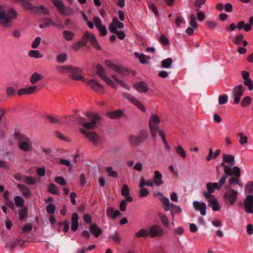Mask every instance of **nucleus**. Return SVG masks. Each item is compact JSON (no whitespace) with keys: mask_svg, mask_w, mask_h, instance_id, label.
I'll return each instance as SVG.
<instances>
[{"mask_svg":"<svg viewBox=\"0 0 253 253\" xmlns=\"http://www.w3.org/2000/svg\"><path fill=\"white\" fill-rule=\"evenodd\" d=\"M96 74L109 85L116 89L117 86L115 83V82L127 90L129 89V86L123 80L119 79L116 75H112V78L113 80L107 76L105 69L101 65L97 64L96 66Z\"/></svg>","mask_w":253,"mask_h":253,"instance_id":"1","label":"nucleus"},{"mask_svg":"<svg viewBox=\"0 0 253 253\" xmlns=\"http://www.w3.org/2000/svg\"><path fill=\"white\" fill-rule=\"evenodd\" d=\"M17 16V13L13 9L3 10L0 13V24L4 28H10L12 26V20Z\"/></svg>","mask_w":253,"mask_h":253,"instance_id":"2","label":"nucleus"},{"mask_svg":"<svg viewBox=\"0 0 253 253\" xmlns=\"http://www.w3.org/2000/svg\"><path fill=\"white\" fill-rule=\"evenodd\" d=\"M239 193L233 188H226L223 194V200L225 204L227 206L234 205L238 201Z\"/></svg>","mask_w":253,"mask_h":253,"instance_id":"3","label":"nucleus"},{"mask_svg":"<svg viewBox=\"0 0 253 253\" xmlns=\"http://www.w3.org/2000/svg\"><path fill=\"white\" fill-rule=\"evenodd\" d=\"M226 181V175H223L219 179L218 182H208L206 184L207 191L203 193L205 197L214 196L212 194L215 190H220Z\"/></svg>","mask_w":253,"mask_h":253,"instance_id":"4","label":"nucleus"},{"mask_svg":"<svg viewBox=\"0 0 253 253\" xmlns=\"http://www.w3.org/2000/svg\"><path fill=\"white\" fill-rule=\"evenodd\" d=\"M161 202L164 206L165 211H168L171 210V220L173 221L174 218L175 214L181 213L182 209L178 206L174 205L170 203L169 199L167 197H163L161 199Z\"/></svg>","mask_w":253,"mask_h":253,"instance_id":"5","label":"nucleus"},{"mask_svg":"<svg viewBox=\"0 0 253 253\" xmlns=\"http://www.w3.org/2000/svg\"><path fill=\"white\" fill-rule=\"evenodd\" d=\"M87 118L89 122H84L83 121V118H81L79 119V122L81 123L84 129H93L96 127L97 122L100 120V116L99 115L95 114H89L87 113L86 114Z\"/></svg>","mask_w":253,"mask_h":253,"instance_id":"6","label":"nucleus"},{"mask_svg":"<svg viewBox=\"0 0 253 253\" xmlns=\"http://www.w3.org/2000/svg\"><path fill=\"white\" fill-rule=\"evenodd\" d=\"M160 122L161 119L158 115L152 114L150 116L149 120V127L152 136L154 138L157 136Z\"/></svg>","mask_w":253,"mask_h":253,"instance_id":"7","label":"nucleus"},{"mask_svg":"<svg viewBox=\"0 0 253 253\" xmlns=\"http://www.w3.org/2000/svg\"><path fill=\"white\" fill-rule=\"evenodd\" d=\"M18 144L19 149L24 152H30L33 149V142L28 137L21 136Z\"/></svg>","mask_w":253,"mask_h":253,"instance_id":"8","label":"nucleus"},{"mask_svg":"<svg viewBox=\"0 0 253 253\" xmlns=\"http://www.w3.org/2000/svg\"><path fill=\"white\" fill-rule=\"evenodd\" d=\"M82 39L86 41V44L89 42L91 45L97 50H100L101 47L97 41L95 36L91 33L85 31L82 37Z\"/></svg>","mask_w":253,"mask_h":253,"instance_id":"9","label":"nucleus"},{"mask_svg":"<svg viewBox=\"0 0 253 253\" xmlns=\"http://www.w3.org/2000/svg\"><path fill=\"white\" fill-rule=\"evenodd\" d=\"M149 236L151 238L162 237L164 235V230L160 225L155 224L148 227Z\"/></svg>","mask_w":253,"mask_h":253,"instance_id":"10","label":"nucleus"},{"mask_svg":"<svg viewBox=\"0 0 253 253\" xmlns=\"http://www.w3.org/2000/svg\"><path fill=\"white\" fill-rule=\"evenodd\" d=\"M244 91V87L240 84L236 86L233 89L231 97L234 100L233 104H238L241 100V97L243 95Z\"/></svg>","mask_w":253,"mask_h":253,"instance_id":"11","label":"nucleus"},{"mask_svg":"<svg viewBox=\"0 0 253 253\" xmlns=\"http://www.w3.org/2000/svg\"><path fill=\"white\" fill-rule=\"evenodd\" d=\"M221 165L223 167L224 175L227 176L233 175L234 177L240 178L241 172L240 169L237 167H234L232 169L227 165H225L224 163H222Z\"/></svg>","mask_w":253,"mask_h":253,"instance_id":"12","label":"nucleus"},{"mask_svg":"<svg viewBox=\"0 0 253 253\" xmlns=\"http://www.w3.org/2000/svg\"><path fill=\"white\" fill-rule=\"evenodd\" d=\"M82 71V70L81 68L72 66L69 76L74 80L84 81V77L81 74Z\"/></svg>","mask_w":253,"mask_h":253,"instance_id":"13","label":"nucleus"},{"mask_svg":"<svg viewBox=\"0 0 253 253\" xmlns=\"http://www.w3.org/2000/svg\"><path fill=\"white\" fill-rule=\"evenodd\" d=\"M87 84L90 88L96 92L101 93L104 91V86L94 79L89 80Z\"/></svg>","mask_w":253,"mask_h":253,"instance_id":"14","label":"nucleus"},{"mask_svg":"<svg viewBox=\"0 0 253 253\" xmlns=\"http://www.w3.org/2000/svg\"><path fill=\"white\" fill-rule=\"evenodd\" d=\"M79 131L84 136L89 139L93 144L96 145L99 142L100 137L95 132L87 131L84 129H80Z\"/></svg>","mask_w":253,"mask_h":253,"instance_id":"15","label":"nucleus"},{"mask_svg":"<svg viewBox=\"0 0 253 253\" xmlns=\"http://www.w3.org/2000/svg\"><path fill=\"white\" fill-rule=\"evenodd\" d=\"M123 96L128 101H129L131 103H132L133 105L136 106L138 108H139L141 111L143 112H145L146 109L142 104L133 95L128 94L127 93H123Z\"/></svg>","mask_w":253,"mask_h":253,"instance_id":"16","label":"nucleus"},{"mask_svg":"<svg viewBox=\"0 0 253 253\" xmlns=\"http://www.w3.org/2000/svg\"><path fill=\"white\" fill-rule=\"evenodd\" d=\"M105 65L108 67L110 70L115 71L119 74H124V71H125V69L122 68L119 65L115 64L114 62L110 60H105L104 61Z\"/></svg>","mask_w":253,"mask_h":253,"instance_id":"17","label":"nucleus"},{"mask_svg":"<svg viewBox=\"0 0 253 253\" xmlns=\"http://www.w3.org/2000/svg\"><path fill=\"white\" fill-rule=\"evenodd\" d=\"M208 202L209 206L214 211H218L221 209V206L215 196L205 197Z\"/></svg>","mask_w":253,"mask_h":253,"instance_id":"18","label":"nucleus"},{"mask_svg":"<svg viewBox=\"0 0 253 253\" xmlns=\"http://www.w3.org/2000/svg\"><path fill=\"white\" fill-rule=\"evenodd\" d=\"M245 210L247 213L253 214V196L249 195L244 200Z\"/></svg>","mask_w":253,"mask_h":253,"instance_id":"19","label":"nucleus"},{"mask_svg":"<svg viewBox=\"0 0 253 253\" xmlns=\"http://www.w3.org/2000/svg\"><path fill=\"white\" fill-rule=\"evenodd\" d=\"M124 26V24L120 22L117 18H114L112 22L109 25V31L112 33H115L117 29H122Z\"/></svg>","mask_w":253,"mask_h":253,"instance_id":"20","label":"nucleus"},{"mask_svg":"<svg viewBox=\"0 0 253 253\" xmlns=\"http://www.w3.org/2000/svg\"><path fill=\"white\" fill-rule=\"evenodd\" d=\"M193 204L195 210L200 212L201 215H205L206 214L207 206L204 202L194 201Z\"/></svg>","mask_w":253,"mask_h":253,"instance_id":"21","label":"nucleus"},{"mask_svg":"<svg viewBox=\"0 0 253 253\" xmlns=\"http://www.w3.org/2000/svg\"><path fill=\"white\" fill-rule=\"evenodd\" d=\"M236 185H238L241 189L243 187L240 178L232 176L229 179L228 184L226 185L225 188H233V187Z\"/></svg>","mask_w":253,"mask_h":253,"instance_id":"22","label":"nucleus"},{"mask_svg":"<svg viewBox=\"0 0 253 253\" xmlns=\"http://www.w3.org/2000/svg\"><path fill=\"white\" fill-rule=\"evenodd\" d=\"M17 187L24 197L30 198L32 197V192L27 186L23 184H17Z\"/></svg>","mask_w":253,"mask_h":253,"instance_id":"23","label":"nucleus"},{"mask_svg":"<svg viewBox=\"0 0 253 253\" xmlns=\"http://www.w3.org/2000/svg\"><path fill=\"white\" fill-rule=\"evenodd\" d=\"M89 232L91 234H93L96 238H98L101 234L102 230L97 224L93 223L90 225Z\"/></svg>","mask_w":253,"mask_h":253,"instance_id":"24","label":"nucleus"},{"mask_svg":"<svg viewBox=\"0 0 253 253\" xmlns=\"http://www.w3.org/2000/svg\"><path fill=\"white\" fill-rule=\"evenodd\" d=\"M36 88V86H30L26 88H21L18 91L17 94L19 95L31 94L35 92Z\"/></svg>","mask_w":253,"mask_h":253,"instance_id":"25","label":"nucleus"},{"mask_svg":"<svg viewBox=\"0 0 253 253\" xmlns=\"http://www.w3.org/2000/svg\"><path fill=\"white\" fill-rule=\"evenodd\" d=\"M134 87L136 90L140 92L145 93L148 90V85L144 82H139L136 83L134 85Z\"/></svg>","mask_w":253,"mask_h":253,"instance_id":"26","label":"nucleus"},{"mask_svg":"<svg viewBox=\"0 0 253 253\" xmlns=\"http://www.w3.org/2000/svg\"><path fill=\"white\" fill-rule=\"evenodd\" d=\"M128 141L130 145L132 146L137 145L143 142L138 135H130L128 137Z\"/></svg>","mask_w":253,"mask_h":253,"instance_id":"27","label":"nucleus"},{"mask_svg":"<svg viewBox=\"0 0 253 253\" xmlns=\"http://www.w3.org/2000/svg\"><path fill=\"white\" fill-rule=\"evenodd\" d=\"M78 214L77 213H74L71 218V229L73 231H76L79 227Z\"/></svg>","mask_w":253,"mask_h":253,"instance_id":"28","label":"nucleus"},{"mask_svg":"<svg viewBox=\"0 0 253 253\" xmlns=\"http://www.w3.org/2000/svg\"><path fill=\"white\" fill-rule=\"evenodd\" d=\"M43 76L38 72L33 73L30 78V81L31 84H36L39 81L43 78Z\"/></svg>","mask_w":253,"mask_h":253,"instance_id":"29","label":"nucleus"},{"mask_svg":"<svg viewBox=\"0 0 253 253\" xmlns=\"http://www.w3.org/2000/svg\"><path fill=\"white\" fill-rule=\"evenodd\" d=\"M162 175L159 171H155L153 176V181L157 186H160L163 183L162 180Z\"/></svg>","mask_w":253,"mask_h":253,"instance_id":"30","label":"nucleus"},{"mask_svg":"<svg viewBox=\"0 0 253 253\" xmlns=\"http://www.w3.org/2000/svg\"><path fill=\"white\" fill-rule=\"evenodd\" d=\"M86 45V41L82 39L81 40L74 43L71 45V49L75 51H78L81 49V48L83 46H84Z\"/></svg>","mask_w":253,"mask_h":253,"instance_id":"31","label":"nucleus"},{"mask_svg":"<svg viewBox=\"0 0 253 253\" xmlns=\"http://www.w3.org/2000/svg\"><path fill=\"white\" fill-rule=\"evenodd\" d=\"M71 66V65H58L56 66V70L61 74L69 73Z\"/></svg>","mask_w":253,"mask_h":253,"instance_id":"32","label":"nucleus"},{"mask_svg":"<svg viewBox=\"0 0 253 253\" xmlns=\"http://www.w3.org/2000/svg\"><path fill=\"white\" fill-rule=\"evenodd\" d=\"M134 56L139 60L141 63L143 64L148 63L150 59V57L147 56L143 53L139 54L138 52H135L134 53Z\"/></svg>","mask_w":253,"mask_h":253,"instance_id":"33","label":"nucleus"},{"mask_svg":"<svg viewBox=\"0 0 253 253\" xmlns=\"http://www.w3.org/2000/svg\"><path fill=\"white\" fill-rule=\"evenodd\" d=\"M75 34L70 31L64 30L62 32V36L66 41H70L74 39Z\"/></svg>","mask_w":253,"mask_h":253,"instance_id":"34","label":"nucleus"},{"mask_svg":"<svg viewBox=\"0 0 253 253\" xmlns=\"http://www.w3.org/2000/svg\"><path fill=\"white\" fill-rule=\"evenodd\" d=\"M223 161L224 163H227L230 166H233L235 163V157L232 155L224 154L223 155Z\"/></svg>","mask_w":253,"mask_h":253,"instance_id":"35","label":"nucleus"},{"mask_svg":"<svg viewBox=\"0 0 253 253\" xmlns=\"http://www.w3.org/2000/svg\"><path fill=\"white\" fill-rule=\"evenodd\" d=\"M23 181L28 185H35L41 182L40 178L36 179L32 176H26L23 179Z\"/></svg>","mask_w":253,"mask_h":253,"instance_id":"36","label":"nucleus"},{"mask_svg":"<svg viewBox=\"0 0 253 253\" xmlns=\"http://www.w3.org/2000/svg\"><path fill=\"white\" fill-rule=\"evenodd\" d=\"M220 153V150L219 149H217L215 151L214 153L213 154L212 150L211 148H210L209 149V155L206 158V160L207 161H210L211 159H215L217 157V156L219 155Z\"/></svg>","mask_w":253,"mask_h":253,"instance_id":"37","label":"nucleus"},{"mask_svg":"<svg viewBox=\"0 0 253 253\" xmlns=\"http://www.w3.org/2000/svg\"><path fill=\"white\" fill-rule=\"evenodd\" d=\"M57 26L51 19L46 18L43 20L42 23L40 25L41 28H47L50 26Z\"/></svg>","mask_w":253,"mask_h":253,"instance_id":"38","label":"nucleus"},{"mask_svg":"<svg viewBox=\"0 0 253 253\" xmlns=\"http://www.w3.org/2000/svg\"><path fill=\"white\" fill-rule=\"evenodd\" d=\"M173 60L168 58L161 61V66L163 68L170 69L172 67Z\"/></svg>","mask_w":253,"mask_h":253,"instance_id":"39","label":"nucleus"},{"mask_svg":"<svg viewBox=\"0 0 253 253\" xmlns=\"http://www.w3.org/2000/svg\"><path fill=\"white\" fill-rule=\"evenodd\" d=\"M238 136L240 137L239 140V144L242 146H245L248 142V137L245 135L242 132L239 133Z\"/></svg>","mask_w":253,"mask_h":253,"instance_id":"40","label":"nucleus"},{"mask_svg":"<svg viewBox=\"0 0 253 253\" xmlns=\"http://www.w3.org/2000/svg\"><path fill=\"white\" fill-rule=\"evenodd\" d=\"M123 114L122 110H117L108 113V116L112 119H116L120 118Z\"/></svg>","mask_w":253,"mask_h":253,"instance_id":"41","label":"nucleus"},{"mask_svg":"<svg viewBox=\"0 0 253 253\" xmlns=\"http://www.w3.org/2000/svg\"><path fill=\"white\" fill-rule=\"evenodd\" d=\"M15 205L17 207L23 208L24 204V200L20 196H16L14 197Z\"/></svg>","mask_w":253,"mask_h":253,"instance_id":"42","label":"nucleus"},{"mask_svg":"<svg viewBox=\"0 0 253 253\" xmlns=\"http://www.w3.org/2000/svg\"><path fill=\"white\" fill-rule=\"evenodd\" d=\"M175 150L177 154L183 158H185L186 157V152L181 145H177L175 147Z\"/></svg>","mask_w":253,"mask_h":253,"instance_id":"43","label":"nucleus"},{"mask_svg":"<svg viewBox=\"0 0 253 253\" xmlns=\"http://www.w3.org/2000/svg\"><path fill=\"white\" fill-rule=\"evenodd\" d=\"M135 236L137 238L142 237H147L149 236V229L147 230L145 229H141L139 230L136 234Z\"/></svg>","mask_w":253,"mask_h":253,"instance_id":"44","label":"nucleus"},{"mask_svg":"<svg viewBox=\"0 0 253 253\" xmlns=\"http://www.w3.org/2000/svg\"><path fill=\"white\" fill-rule=\"evenodd\" d=\"M48 190L49 192L58 195L60 193L59 190L57 187L54 184H50L48 186Z\"/></svg>","mask_w":253,"mask_h":253,"instance_id":"45","label":"nucleus"},{"mask_svg":"<svg viewBox=\"0 0 253 253\" xmlns=\"http://www.w3.org/2000/svg\"><path fill=\"white\" fill-rule=\"evenodd\" d=\"M159 217L160 218L162 224L165 227H169V221L167 217V216L165 214H163L162 213H159L158 214Z\"/></svg>","mask_w":253,"mask_h":253,"instance_id":"46","label":"nucleus"},{"mask_svg":"<svg viewBox=\"0 0 253 253\" xmlns=\"http://www.w3.org/2000/svg\"><path fill=\"white\" fill-rule=\"evenodd\" d=\"M29 55L30 57L35 58H40L43 56V55L37 50H31L29 52Z\"/></svg>","mask_w":253,"mask_h":253,"instance_id":"47","label":"nucleus"},{"mask_svg":"<svg viewBox=\"0 0 253 253\" xmlns=\"http://www.w3.org/2000/svg\"><path fill=\"white\" fill-rule=\"evenodd\" d=\"M105 170L108 173V175L112 177H117L118 176V172L113 170L111 167H108L105 168Z\"/></svg>","mask_w":253,"mask_h":253,"instance_id":"48","label":"nucleus"},{"mask_svg":"<svg viewBox=\"0 0 253 253\" xmlns=\"http://www.w3.org/2000/svg\"><path fill=\"white\" fill-rule=\"evenodd\" d=\"M108 238L111 240L114 241L117 243H120L121 242V239L119 235L118 232L116 230L114 234L110 235L108 236Z\"/></svg>","mask_w":253,"mask_h":253,"instance_id":"49","label":"nucleus"},{"mask_svg":"<svg viewBox=\"0 0 253 253\" xmlns=\"http://www.w3.org/2000/svg\"><path fill=\"white\" fill-rule=\"evenodd\" d=\"M52 0V2L53 3V4L55 5V6L57 8L59 12L60 13V12L63 9V7H64L63 2L61 0Z\"/></svg>","mask_w":253,"mask_h":253,"instance_id":"50","label":"nucleus"},{"mask_svg":"<svg viewBox=\"0 0 253 253\" xmlns=\"http://www.w3.org/2000/svg\"><path fill=\"white\" fill-rule=\"evenodd\" d=\"M190 25L194 29L197 28L198 24L196 21V18L194 14H191L189 18Z\"/></svg>","mask_w":253,"mask_h":253,"instance_id":"51","label":"nucleus"},{"mask_svg":"<svg viewBox=\"0 0 253 253\" xmlns=\"http://www.w3.org/2000/svg\"><path fill=\"white\" fill-rule=\"evenodd\" d=\"M73 12L74 11L72 8L69 7H65L64 6L62 11L60 12V13L63 15L68 16L73 14Z\"/></svg>","mask_w":253,"mask_h":253,"instance_id":"52","label":"nucleus"},{"mask_svg":"<svg viewBox=\"0 0 253 253\" xmlns=\"http://www.w3.org/2000/svg\"><path fill=\"white\" fill-rule=\"evenodd\" d=\"M36 11L40 13V14H48V11L47 9L44 7L43 6H36L35 7Z\"/></svg>","mask_w":253,"mask_h":253,"instance_id":"53","label":"nucleus"},{"mask_svg":"<svg viewBox=\"0 0 253 253\" xmlns=\"http://www.w3.org/2000/svg\"><path fill=\"white\" fill-rule=\"evenodd\" d=\"M67 55L66 53H61L58 55L56 57V61L58 63H63L66 61Z\"/></svg>","mask_w":253,"mask_h":253,"instance_id":"54","label":"nucleus"},{"mask_svg":"<svg viewBox=\"0 0 253 253\" xmlns=\"http://www.w3.org/2000/svg\"><path fill=\"white\" fill-rule=\"evenodd\" d=\"M130 192H129V188L127 184H124L123 185L122 190H121V194L123 196H128V195H129Z\"/></svg>","mask_w":253,"mask_h":253,"instance_id":"55","label":"nucleus"},{"mask_svg":"<svg viewBox=\"0 0 253 253\" xmlns=\"http://www.w3.org/2000/svg\"><path fill=\"white\" fill-rule=\"evenodd\" d=\"M54 181L56 183H57L58 184H59L62 186H64V185H66V184H67L65 178L61 176L56 177L54 179Z\"/></svg>","mask_w":253,"mask_h":253,"instance_id":"56","label":"nucleus"},{"mask_svg":"<svg viewBox=\"0 0 253 253\" xmlns=\"http://www.w3.org/2000/svg\"><path fill=\"white\" fill-rule=\"evenodd\" d=\"M176 25L177 27H184L186 22L181 17H177L175 20Z\"/></svg>","mask_w":253,"mask_h":253,"instance_id":"57","label":"nucleus"},{"mask_svg":"<svg viewBox=\"0 0 253 253\" xmlns=\"http://www.w3.org/2000/svg\"><path fill=\"white\" fill-rule=\"evenodd\" d=\"M93 21L97 28H98L103 26L102 24V20L98 16H95L93 19Z\"/></svg>","mask_w":253,"mask_h":253,"instance_id":"58","label":"nucleus"},{"mask_svg":"<svg viewBox=\"0 0 253 253\" xmlns=\"http://www.w3.org/2000/svg\"><path fill=\"white\" fill-rule=\"evenodd\" d=\"M55 206L53 204H49L46 206V211L49 214H53L55 211Z\"/></svg>","mask_w":253,"mask_h":253,"instance_id":"59","label":"nucleus"},{"mask_svg":"<svg viewBox=\"0 0 253 253\" xmlns=\"http://www.w3.org/2000/svg\"><path fill=\"white\" fill-rule=\"evenodd\" d=\"M22 6L26 9L31 10L35 9L36 6H34L31 2L27 1L22 3Z\"/></svg>","mask_w":253,"mask_h":253,"instance_id":"60","label":"nucleus"},{"mask_svg":"<svg viewBox=\"0 0 253 253\" xmlns=\"http://www.w3.org/2000/svg\"><path fill=\"white\" fill-rule=\"evenodd\" d=\"M159 40L164 45H167L169 43L168 39L164 35H161L159 37Z\"/></svg>","mask_w":253,"mask_h":253,"instance_id":"61","label":"nucleus"},{"mask_svg":"<svg viewBox=\"0 0 253 253\" xmlns=\"http://www.w3.org/2000/svg\"><path fill=\"white\" fill-rule=\"evenodd\" d=\"M253 192V181L247 184L245 188V192L246 193H250Z\"/></svg>","mask_w":253,"mask_h":253,"instance_id":"62","label":"nucleus"},{"mask_svg":"<svg viewBox=\"0 0 253 253\" xmlns=\"http://www.w3.org/2000/svg\"><path fill=\"white\" fill-rule=\"evenodd\" d=\"M228 97L226 95H220L218 97V103L219 105L225 104L227 102Z\"/></svg>","mask_w":253,"mask_h":253,"instance_id":"63","label":"nucleus"},{"mask_svg":"<svg viewBox=\"0 0 253 253\" xmlns=\"http://www.w3.org/2000/svg\"><path fill=\"white\" fill-rule=\"evenodd\" d=\"M244 84L247 86L250 90H253V82L251 79H247L244 81Z\"/></svg>","mask_w":253,"mask_h":253,"instance_id":"64","label":"nucleus"}]
</instances>
